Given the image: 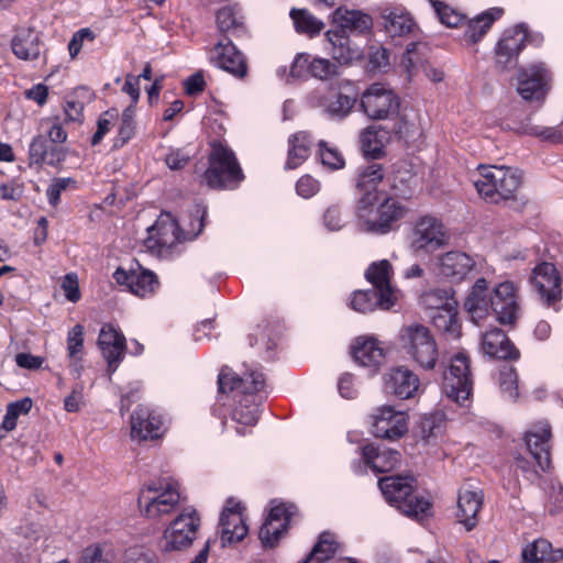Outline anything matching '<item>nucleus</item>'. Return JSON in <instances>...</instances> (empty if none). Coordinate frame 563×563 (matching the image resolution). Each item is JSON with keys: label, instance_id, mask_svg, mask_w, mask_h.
Wrapping results in <instances>:
<instances>
[{"label": "nucleus", "instance_id": "obj_1", "mask_svg": "<svg viewBox=\"0 0 563 563\" xmlns=\"http://www.w3.org/2000/svg\"><path fill=\"white\" fill-rule=\"evenodd\" d=\"M218 404L230 407L232 420L242 426L236 428V432L245 435V428L253 427L258 421L263 401L260 393L265 388L264 374L257 369H251L243 376H238L230 368L224 367L218 376Z\"/></svg>", "mask_w": 563, "mask_h": 563}, {"label": "nucleus", "instance_id": "obj_2", "mask_svg": "<svg viewBox=\"0 0 563 563\" xmlns=\"http://www.w3.org/2000/svg\"><path fill=\"white\" fill-rule=\"evenodd\" d=\"M518 290L514 282L505 280L488 291V282L481 277L466 296L464 307L476 323L492 311L499 323L514 324L520 314Z\"/></svg>", "mask_w": 563, "mask_h": 563}, {"label": "nucleus", "instance_id": "obj_3", "mask_svg": "<svg viewBox=\"0 0 563 563\" xmlns=\"http://www.w3.org/2000/svg\"><path fill=\"white\" fill-rule=\"evenodd\" d=\"M391 264L387 260L374 262L365 272V278L374 286L372 290L354 291L350 301L353 310L367 313L376 308L390 309L396 302V290L390 284Z\"/></svg>", "mask_w": 563, "mask_h": 563}, {"label": "nucleus", "instance_id": "obj_4", "mask_svg": "<svg viewBox=\"0 0 563 563\" xmlns=\"http://www.w3.org/2000/svg\"><path fill=\"white\" fill-rule=\"evenodd\" d=\"M406 208L390 196L376 200L358 198L356 202V227L361 232L385 235L404 218Z\"/></svg>", "mask_w": 563, "mask_h": 563}, {"label": "nucleus", "instance_id": "obj_5", "mask_svg": "<svg viewBox=\"0 0 563 563\" xmlns=\"http://www.w3.org/2000/svg\"><path fill=\"white\" fill-rule=\"evenodd\" d=\"M378 485L386 501L407 517L423 521L431 516V503L415 494L412 477L387 476Z\"/></svg>", "mask_w": 563, "mask_h": 563}, {"label": "nucleus", "instance_id": "obj_6", "mask_svg": "<svg viewBox=\"0 0 563 563\" xmlns=\"http://www.w3.org/2000/svg\"><path fill=\"white\" fill-rule=\"evenodd\" d=\"M478 170V178L474 179V186L486 202L499 203L515 198L522 180L518 169L481 165Z\"/></svg>", "mask_w": 563, "mask_h": 563}, {"label": "nucleus", "instance_id": "obj_7", "mask_svg": "<svg viewBox=\"0 0 563 563\" xmlns=\"http://www.w3.org/2000/svg\"><path fill=\"white\" fill-rule=\"evenodd\" d=\"M399 343L406 356L422 369H433L439 360L438 343L430 329L420 323L401 328Z\"/></svg>", "mask_w": 563, "mask_h": 563}, {"label": "nucleus", "instance_id": "obj_8", "mask_svg": "<svg viewBox=\"0 0 563 563\" xmlns=\"http://www.w3.org/2000/svg\"><path fill=\"white\" fill-rule=\"evenodd\" d=\"M211 188L235 189L244 179L234 152L225 145L216 144L209 156V167L203 175Z\"/></svg>", "mask_w": 563, "mask_h": 563}, {"label": "nucleus", "instance_id": "obj_9", "mask_svg": "<svg viewBox=\"0 0 563 563\" xmlns=\"http://www.w3.org/2000/svg\"><path fill=\"white\" fill-rule=\"evenodd\" d=\"M200 526L201 519L196 508H183L164 529L159 540L161 550L169 553L188 549L197 539Z\"/></svg>", "mask_w": 563, "mask_h": 563}, {"label": "nucleus", "instance_id": "obj_10", "mask_svg": "<svg viewBox=\"0 0 563 563\" xmlns=\"http://www.w3.org/2000/svg\"><path fill=\"white\" fill-rule=\"evenodd\" d=\"M179 501V485L172 479H161L147 485L139 497L141 511L148 519H159L173 514Z\"/></svg>", "mask_w": 563, "mask_h": 563}, {"label": "nucleus", "instance_id": "obj_11", "mask_svg": "<svg viewBox=\"0 0 563 563\" xmlns=\"http://www.w3.org/2000/svg\"><path fill=\"white\" fill-rule=\"evenodd\" d=\"M443 388L449 398L457 404L467 400L473 390L470 360L466 354L457 353L451 361L443 376Z\"/></svg>", "mask_w": 563, "mask_h": 563}, {"label": "nucleus", "instance_id": "obj_12", "mask_svg": "<svg viewBox=\"0 0 563 563\" xmlns=\"http://www.w3.org/2000/svg\"><path fill=\"white\" fill-rule=\"evenodd\" d=\"M361 108L371 119H389L398 113L399 98L385 85L375 82L362 93Z\"/></svg>", "mask_w": 563, "mask_h": 563}, {"label": "nucleus", "instance_id": "obj_13", "mask_svg": "<svg viewBox=\"0 0 563 563\" xmlns=\"http://www.w3.org/2000/svg\"><path fill=\"white\" fill-rule=\"evenodd\" d=\"M398 189L397 178L387 173L383 165L369 163L358 168L356 176V188L361 192L360 198H369L376 200L384 196H389L385 188Z\"/></svg>", "mask_w": 563, "mask_h": 563}, {"label": "nucleus", "instance_id": "obj_14", "mask_svg": "<svg viewBox=\"0 0 563 563\" xmlns=\"http://www.w3.org/2000/svg\"><path fill=\"white\" fill-rule=\"evenodd\" d=\"M296 512L297 507L292 504L272 501L271 510L258 532L264 547L273 548L277 544Z\"/></svg>", "mask_w": 563, "mask_h": 563}, {"label": "nucleus", "instance_id": "obj_15", "mask_svg": "<svg viewBox=\"0 0 563 563\" xmlns=\"http://www.w3.org/2000/svg\"><path fill=\"white\" fill-rule=\"evenodd\" d=\"M551 426L548 421L532 423L523 434L525 444L541 471L551 465Z\"/></svg>", "mask_w": 563, "mask_h": 563}, {"label": "nucleus", "instance_id": "obj_16", "mask_svg": "<svg viewBox=\"0 0 563 563\" xmlns=\"http://www.w3.org/2000/svg\"><path fill=\"white\" fill-rule=\"evenodd\" d=\"M449 240L444 225L434 217L420 218L412 231L411 247L415 251L433 252Z\"/></svg>", "mask_w": 563, "mask_h": 563}, {"label": "nucleus", "instance_id": "obj_17", "mask_svg": "<svg viewBox=\"0 0 563 563\" xmlns=\"http://www.w3.org/2000/svg\"><path fill=\"white\" fill-rule=\"evenodd\" d=\"M527 38V25L521 23L514 29L506 30L495 48L496 66L501 70H508L516 66L517 58L525 46Z\"/></svg>", "mask_w": 563, "mask_h": 563}, {"label": "nucleus", "instance_id": "obj_18", "mask_svg": "<svg viewBox=\"0 0 563 563\" xmlns=\"http://www.w3.org/2000/svg\"><path fill=\"white\" fill-rule=\"evenodd\" d=\"M550 74L543 63H534L518 74L517 91L525 100H542L548 91Z\"/></svg>", "mask_w": 563, "mask_h": 563}, {"label": "nucleus", "instance_id": "obj_19", "mask_svg": "<svg viewBox=\"0 0 563 563\" xmlns=\"http://www.w3.org/2000/svg\"><path fill=\"white\" fill-rule=\"evenodd\" d=\"M222 547L240 542L247 534L249 528L240 501L229 498L220 516Z\"/></svg>", "mask_w": 563, "mask_h": 563}, {"label": "nucleus", "instance_id": "obj_20", "mask_svg": "<svg viewBox=\"0 0 563 563\" xmlns=\"http://www.w3.org/2000/svg\"><path fill=\"white\" fill-rule=\"evenodd\" d=\"M407 413L391 406H382L373 415V433L377 438L395 440L408 430Z\"/></svg>", "mask_w": 563, "mask_h": 563}, {"label": "nucleus", "instance_id": "obj_21", "mask_svg": "<svg viewBox=\"0 0 563 563\" xmlns=\"http://www.w3.org/2000/svg\"><path fill=\"white\" fill-rule=\"evenodd\" d=\"M530 282L547 306H552L561 299V278L552 263L543 262L537 265Z\"/></svg>", "mask_w": 563, "mask_h": 563}, {"label": "nucleus", "instance_id": "obj_22", "mask_svg": "<svg viewBox=\"0 0 563 563\" xmlns=\"http://www.w3.org/2000/svg\"><path fill=\"white\" fill-rule=\"evenodd\" d=\"M113 278L119 285H125L132 294L142 298L152 296L159 287L157 276L142 267L130 271L119 267L113 273Z\"/></svg>", "mask_w": 563, "mask_h": 563}, {"label": "nucleus", "instance_id": "obj_23", "mask_svg": "<svg viewBox=\"0 0 563 563\" xmlns=\"http://www.w3.org/2000/svg\"><path fill=\"white\" fill-rule=\"evenodd\" d=\"M146 246L155 252L170 249L181 240V231L172 213H162L155 224L148 229Z\"/></svg>", "mask_w": 563, "mask_h": 563}, {"label": "nucleus", "instance_id": "obj_24", "mask_svg": "<svg viewBox=\"0 0 563 563\" xmlns=\"http://www.w3.org/2000/svg\"><path fill=\"white\" fill-rule=\"evenodd\" d=\"M312 107L320 108L331 118L342 119L352 110L355 99L332 89H316L309 96Z\"/></svg>", "mask_w": 563, "mask_h": 563}, {"label": "nucleus", "instance_id": "obj_25", "mask_svg": "<svg viewBox=\"0 0 563 563\" xmlns=\"http://www.w3.org/2000/svg\"><path fill=\"white\" fill-rule=\"evenodd\" d=\"M98 345L108 362V372L114 373L122 361L125 350V338L112 324H104L99 333Z\"/></svg>", "mask_w": 563, "mask_h": 563}, {"label": "nucleus", "instance_id": "obj_26", "mask_svg": "<svg viewBox=\"0 0 563 563\" xmlns=\"http://www.w3.org/2000/svg\"><path fill=\"white\" fill-rule=\"evenodd\" d=\"M426 49V45L422 43H410L401 58V67L407 74L408 79H411L419 68L422 69L423 74L428 79L433 82H440L444 78V73L441 68L433 66L428 60L421 58L422 51Z\"/></svg>", "mask_w": 563, "mask_h": 563}, {"label": "nucleus", "instance_id": "obj_27", "mask_svg": "<svg viewBox=\"0 0 563 563\" xmlns=\"http://www.w3.org/2000/svg\"><path fill=\"white\" fill-rule=\"evenodd\" d=\"M211 60L217 67L238 78H243L246 75L247 66L245 58L229 40L225 43L220 41L214 46Z\"/></svg>", "mask_w": 563, "mask_h": 563}, {"label": "nucleus", "instance_id": "obj_28", "mask_svg": "<svg viewBox=\"0 0 563 563\" xmlns=\"http://www.w3.org/2000/svg\"><path fill=\"white\" fill-rule=\"evenodd\" d=\"M354 361L364 367L376 372L385 362V351L382 343L374 336H358L352 345Z\"/></svg>", "mask_w": 563, "mask_h": 563}, {"label": "nucleus", "instance_id": "obj_29", "mask_svg": "<svg viewBox=\"0 0 563 563\" xmlns=\"http://www.w3.org/2000/svg\"><path fill=\"white\" fill-rule=\"evenodd\" d=\"M163 433L162 416L147 407H137L131 416V434L140 440L159 438Z\"/></svg>", "mask_w": 563, "mask_h": 563}, {"label": "nucleus", "instance_id": "obj_30", "mask_svg": "<svg viewBox=\"0 0 563 563\" xmlns=\"http://www.w3.org/2000/svg\"><path fill=\"white\" fill-rule=\"evenodd\" d=\"M13 54L22 60L35 62L44 52V44L40 33L31 27L19 29L11 40Z\"/></svg>", "mask_w": 563, "mask_h": 563}, {"label": "nucleus", "instance_id": "obj_31", "mask_svg": "<svg viewBox=\"0 0 563 563\" xmlns=\"http://www.w3.org/2000/svg\"><path fill=\"white\" fill-rule=\"evenodd\" d=\"M420 386V379L411 369L399 366L393 368L385 377L386 391L400 399L413 397Z\"/></svg>", "mask_w": 563, "mask_h": 563}, {"label": "nucleus", "instance_id": "obj_32", "mask_svg": "<svg viewBox=\"0 0 563 563\" xmlns=\"http://www.w3.org/2000/svg\"><path fill=\"white\" fill-rule=\"evenodd\" d=\"M483 505V493L471 486H464L459 492L457 518L467 531L475 528L477 514Z\"/></svg>", "mask_w": 563, "mask_h": 563}, {"label": "nucleus", "instance_id": "obj_33", "mask_svg": "<svg viewBox=\"0 0 563 563\" xmlns=\"http://www.w3.org/2000/svg\"><path fill=\"white\" fill-rule=\"evenodd\" d=\"M333 23L335 24L333 30H342L346 34H362L371 30L373 20L371 15L360 10L340 7L333 12Z\"/></svg>", "mask_w": 563, "mask_h": 563}, {"label": "nucleus", "instance_id": "obj_34", "mask_svg": "<svg viewBox=\"0 0 563 563\" xmlns=\"http://www.w3.org/2000/svg\"><path fill=\"white\" fill-rule=\"evenodd\" d=\"M365 463L376 473H385L395 468L399 463L400 454L396 450L367 444L362 450Z\"/></svg>", "mask_w": 563, "mask_h": 563}, {"label": "nucleus", "instance_id": "obj_35", "mask_svg": "<svg viewBox=\"0 0 563 563\" xmlns=\"http://www.w3.org/2000/svg\"><path fill=\"white\" fill-rule=\"evenodd\" d=\"M482 350L484 354L497 358H512L519 357V352L511 344L505 332L500 329H493L487 331L482 339Z\"/></svg>", "mask_w": 563, "mask_h": 563}, {"label": "nucleus", "instance_id": "obj_36", "mask_svg": "<svg viewBox=\"0 0 563 563\" xmlns=\"http://www.w3.org/2000/svg\"><path fill=\"white\" fill-rule=\"evenodd\" d=\"M474 260L464 252L452 251L440 257V274L454 280H462L474 267Z\"/></svg>", "mask_w": 563, "mask_h": 563}, {"label": "nucleus", "instance_id": "obj_37", "mask_svg": "<svg viewBox=\"0 0 563 563\" xmlns=\"http://www.w3.org/2000/svg\"><path fill=\"white\" fill-rule=\"evenodd\" d=\"M325 37L332 46V56L340 64H349L360 59L363 55L361 48L353 44L350 34L342 30H329Z\"/></svg>", "mask_w": 563, "mask_h": 563}, {"label": "nucleus", "instance_id": "obj_38", "mask_svg": "<svg viewBox=\"0 0 563 563\" xmlns=\"http://www.w3.org/2000/svg\"><path fill=\"white\" fill-rule=\"evenodd\" d=\"M521 558L522 563H558L563 561V549H553L551 542L539 538L522 549Z\"/></svg>", "mask_w": 563, "mask_h": 563}, {"label": "nucleus", "instance_id": "obj_39", "mask_svg": "<svg viewBox=\"0 0 563 563\" xmlns=\"http://www.w3.org/2000/svg\"><path fill=\"white\" fill-rule=\"evenodd\" d=\"M382 18L386 32L390 36H405L412 34L417 24L411 14L401 8L385 9Z\"/></svg>", "mask_w": 563, "mask_h": 563}, {"label": "nucleus", "instance_id": "obj_40", "mask_svg": "<svg viewBox=\"0 0 563 563\" xmlns=\"http://www.w3.org/2000/svg\"><path fill=\"white\" fill-rule=\"evenodd\" d=\"M288 145L289 148L285 168L295 169L309 157L312 137L310 133L300 131L288 137Z\"/></svg>", "mask_w": 563, "mask_h": 563}, {"label": "nucleus", "instance_id": "obj_41", "mask_svg": "<svg viewBox=\"0 0 563 563\" xmlns=\"http://www.w3.org/2000/svg\"><path fill=\"white\" fill-rule=\"evenodd\" d=\"M389 140L387 130L380 126L371 125L360 135L362 152L366 157L374 159L379 158L384 154V147Z\"/></svg>", "mask_w": 563, "mask_h": 563}, {"label": "nucleus", "instance_id": "obj_42", "mask_svg": "<svg viewBox=\"0 0 563 563\" xmlns=\"http://www.w3.org/2000/svg\"><path fill=\"white\" fill-rule=\"evenodd\" d=\"M501 9H492L470 20L464 31V41L467 44H476L488 32L493 23L500 18Z\"/></svg>", "mask_w": 563, "mask_h": 563}, {"label": "nucleus", "instance_id": "obj_43", "mask_svg": "<svg viewBox=\"0 0 563 563\" xmlns=\"http://www.w3.org/2000/svg\"><path fill=\"white\" fill-rule=\"evenodd\" d=\"M432 324L450 339H457L461 333V325L455 311V306L433 312Z\"/></svg>", "mask_w": 563, "mask_h": 563}, {"label": "nucleus", "instance_id": "obj_44", "mask_svg": "<svg viewBox=\"0 0 563 563\" xmlns=\"http://www.w3.org/2000/svg\"><path fill=\"white\" fill-rule=\"evenodd\" d=\"M290 18L296 31L310 37L320 34L324 27V23L306 9H291Z\"/></svg>", "mask_w": 563, "mask_h": 563}, {"label": "nucleus", "instance_id": "obj_45", "mask_svg": "<svg viewBox=\"0 0 563 563\" xmlns=\"http://www.w3.org/2000/svg\"><path fill=\"white\" fill-rule=\"evenodd\" d=\"M338 551L334 536L328 532L320 534L318 542L302 563H329Z\"/></svg>", "mask_w": 563, "mask_h": 563}, {"label": "nucleus", "instance_id": "obj_46", "mask_svg": "<svg viewBox=\"0 0 563 563\" xmlns=\"http://www.w3.org/2000/svg\"><path fill=\"white\" fill-rule=\"evenodd\" d=\"M497 384L503 398L508 401H516L518 399V377L511 365L501 366L497 375Z\"/></svg>", "mask_w": 563, "mask_h": 563}, {"label": "nucleus", "instance_id": "obj_47", "mask_svg": "<svg viewBox=\"0 0 563 563\" xmlns=\"http://www.w3.org/2000/svg\"><path fill=\"white\" fill-rule=\"evenodd\" d=\"M217 25L220 32L240 35L243 29L242 16L234 7H224L217 13Z\"/></svg>", "mask_w": 563, "mask_h": 563}, {"label": "nucleus", "instance_id": "obj_48", "mask_svg": "<svg viewBox=\"0 0 563 563\" xmlns=\"http://www.w3.org/2000/svg\"><path fill=\"white\" fill-rule=\"evenodd\" d=\"M421 303L426 309L433 310L434 312L455 306V301L449 291L439 288L423 292Z\"/></svg>", "mask_w": 563, "mask_h": 563}, {"label": "nucleus", "instance_id": "obj_49", "mask_svg": "<svg viewBox=\"0 0 563 563\" xmlns=\"http://www.w3.org/2000/svg\"><path fill=\"white\" fill-rule=\"evenodd\" d=\"M32 405V399L29 397L9 404L1 428L5 431L14 430L16 427L18 418L21 415H26L31 410Z\"/></svg>", "mask_w": 563, "mask_h": 563}, {"label": "nucleus", "instance_id": "obj_50", "mask_svg": "<svg viewBox=\"0 0 563 563\" xmlns=\"http://www.w3.org/2000/svg\"><path fill=\"white\" fill-rule=\"evenodd\" d=\"M440 22L449 27H456L464 21L465 16L440 0H429Z\"/></svg>", "mask_w": 563, "mask_h": 563}, {"label": "nucleus", "instance_id": "obj_51", "mask_svg": "<svg viewBox=\"0 0 563 563\" xmlns=\"http://www.w3.org/2000/svg\"><path fill=\"white\" fill-rule=\"evenodd\" d=\"M336 71L338 66L330 59L321 57L310 58V76L321 80H327L336 75Z\"/></svg>", "mask_w": 563, "mask_h": 563}, {"label": "nucleus", "instance_id": "obj_52", "mask_svg": "<svg viewBox=\"0 0 563 563\" xmlns=\"http://www.w3.org/2000/svg\"><path fill=\"white\" fill-rule=\"evenodd\" d=\"M84 350V327L76 324L67 334V353L71 361H77Z\"/></svg>", "mask_w": 563, "mask_h": 563}, {"label": "nucleus", "instance_id": "obj_53", "mask_svg": "<svg viewBox=\"0 0 563 563\" xmlns=\"http://www.w3.org/2000/svg\"><path fill=\"white\" fill-rule=\"evenodd\" d=\"M81 563H115V554L108 548L89 547L82 553Z\"/></svg>", "mask_w": 563, "mask_h": 563}, {"label": "nucleus", "instance_id": "obj_54", "mask_svg": "<svg viewBox=\"0 0 563 563\" xmlns=\"http://www.w3.org/2000/svg\"><path fill=\"white\" fill-rule=\"evenodd\" d=\"M319 155L322 165L335 170L344 166L345 162L341 153L335 147H330L325 142L319 143Z\"/></svg>", "mask_w": 563, "mask_h": 563}, {"label": "nucleus", "instance_id": "obj_55", "mask_svg": "<svg viewBox=\"0 0 563 563\" xmlns=\"http://www.w3.org/2000/svg\"><path fill=\"white\" fill-rule=\"evenodd\" d=\"M48 145L43 135L33 137L29 147L30 164L41 165L46 162Z\"/></svg>", "mask_w": 563, "mask_h": 563}, {"label": "nucleus", "instance_id": "obj_56", "mask_svg": "<svg viewBox=\"0 0 563 563\" xmlns=\"http://www.w3.org/2000/svg\"><path fill=\"white\" fill-rule=\"evenodd\" d=\"M310 58L308 54H297L289 70V76L296 79L305 78L310 71Z\"/></svg>", "mask_w": 563, "mask_h": 563}, {"label": "nucleus", "instance_id": "obj_57", "mask_svg": "<svg viewBox=\"0 0 563 563\" xmlns=\"http://www.w3.org/2000/svg\"><path fill=\"white\" fill-rule=\"evenodd\" d=\"M75 181L71 178H56L53 180V183L48 186L46 190V196L48 199V202L52 206H57L60 199V195L63 191H65L70 184H74Z\"/></svg>", "mask_w": 563, "mask_h": 563}, {"label": "nucleus", "instance_id": "obj_58", "mask_svg": "<svg viewBox=\"0 0 563 563\" xmlns=\"http://www.w3.org/2000/svg\"><path fill=\"white\" fill-rule=\"evenodd\" d=\"M323 223L330 231H338L343 228L345 220L342 217L339 206H330L323 214Z\"/></svg>", "mask_w": 563, "mask_h": 563}, {"label": "nucleus", "instance_id": "obj_59", "mask_svg": "<svg viewBox=\"0 0 563 563\" xmlns=\"http://www.w3.org/2000/svg\"><path fill=\"white\" fill-rule=\"evenodd\" d=\"M114 117V113L107 111L98 119L97 131L91 137V144L93 146L98 145L102 141L103 136L110 131Z\"/></svg>", "mask_w": 563, "mask_h": 563}, {"label": "nucleus", "instance_id": "obj_60", "mask_svg": "<svg viewBox=\"0 0 563 563\" xmlns=\"http://www.w3.org/2000/svg\"><path fill=\"white\" fill-rule=\"evenodd\" d=\"M65 297L71 301L77 302L80 299V290L78 285V277L74 273H69L64 277L62 283Z\"/></svg>", "mask_w": 563, "mask_h": 563}, {"label": "nucleus", "instance_id": "obj_61", "mask_svg": "<svg viewBox=\"0 0 563 563\" xmlns=\"http://www.w3.org/2000/svg\"><path fill=\"white\" fill-rule=\"evenodd\" d=\"M123 563H158V559L150 552L130 549L124 553Z\"/></svg>", "mask_w": 563, "mask_h": 563}, {"label": "nucleus", "instance_id": "obj_62", "mask_svg": "<svg viewBox=\"0 0 563 563\" xmlns=\"http://www.w3.org/2000/svg\"><path fill=\"white\" fill-rule=\"evenodd\" d=\"M297 194L303 198H310L319 190V183L311 176H302L296 184Z\"/></svg>", "mask_w": 563, "mask_h": 563}, {"label": "nucleus", "instance_id": "obj_63", "mask_svg": "<svg viewBox=\"0 0 563 563\" xmlns=\"http://www.w3.org/2000/svg\"><path fill=\"white\" fill-rule=\"evenodd\" d=\"M550 500L549 512L551 515H558L563 511V486L561 483L551 484Z\"/></svg>", "mask_w": 563, "mask_h": 563}, {"label": "nucleus", "instance_id": "obj_64", "mask_svg": "<svg viewBox=\"0 0 563 563\" xmlns=\"http://www.w3.org/2000/svg\"><path fill=\"white\" fill-rule=\"evenodd\" d=\"M338 389L340 395L346 399L356 397L357 390L354 387L353 376L349 373L343 374L338 382Z\"/></svg>", "mask_w": 563, "mask_h": 563}]
</instances>
